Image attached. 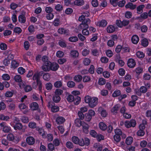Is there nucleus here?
Returning a JSON list of instances; mask_svg holds the SVG:
<instances>
[{
    "instance_id": "1",
    "label": "nucleus",
    "mask_w": 151,
    "mask_h": 151,
    "mask_svg": "<svg viewBox=\"0 0 151 151\" xmlns=\"http://www.w3.org/2000/svg\"><path fill=\"white\" fill-rule=\"evenodd\" d=\"M98 99L96 97H91L89 96H87L85 98V101L88 103L89 106L91 108L96 106L98 103Z\"/></svg>"
},
{
    "instance_id": "2",
    "label": "nucleus",
    "mask_w": 151,
    "mask_h": 151,
    "mask_svg": "<svg viewBox=\"0 0 151 151\" xmlns=\"http://www.w3.org/2000/svg\"><path fill=\"white\" fill-rule=\"evenodd\" d=\"M147 121L146 119L142 120V123L139 126V129L137 132V135L138 136H143L144 135L145 133L144 130L145 128V125L147 124Z\"/></svg>"
},
{
    "instance_id": "3",
    "label": "nucleus",
    "mask_w": 151,
    "mask_h": 151,
    "mask_svg": "<svg viewBox=\"0 0 151 151\" xmlns=\"http://www.w3.org/2000/svg\"><path fill=\"white\" fill-rule=\"evenodd\" d=\"M40 77L37 73H35L32 77L33 80L36 81L37 85L39 87V90L40 91H41L42 89V83L40 80Z\"/></svg>"
},
{
    "instance_id": "4",
    "label": "nucleus",
    "mask_w": 151,
    "mask_h": 151,
    "mask_svg": "<svg viewBox=\"0 0 151 151\" xmlns=\"http://www.w3.org/2000/svg\"><path fill=\"white\" fill-rule=\"evenodd\" d=\"M114 143L119 147H121L123 149H124L125 145L123 141L121 142L119 144V142L120 141L121 138L120 136L115 135L114 136Z\"/></svg>"
},
{
    "instance_id": "5",
    "label": "nucleus",
    "mask_w": 151,
    "mask_h": 151,
    "mask_svg": "<svg viewBox=\"0 0 151 151\" xmlns=\"http://www.w3.org/2000/svg\"><path fill=\"white\" fill-rule=\"evenodd\" d=\"M0 126L2 128V131L4 133H9L12 131L11 127L7 125L5 122H3L0 123Z\"/></svg>"
},
{
    "instance_id": "6",
    "label": "nucleus",
    "mask_w": 151,
    "mask_h": 151,
    "mask_svg": "<svg viewBox=\"0 0 151 151\" xmlns=\"http://www.w3.org/2000/svg\"><path fill=\"white\" fill-rule=\"evenodd\" d=\"M95 115V113L93 110H89L88 112L85 115V119L86 121L89 122L91 119L92 116Z\"/></svg>"
},
{
    "instance_id": "7",
    "label": "nucleus",
    "mask_w": 151,
    "mask_h": 151,
    "mask_svg": "<svg viewBox=\"0 0 151 151\" xmlns=\"http://www.w3.org/2000/svg\"><path fill=\"white\" fill-rule=\"evenodd\" d=\"M136 125V121L133 119H132L130 121H126L124 122V125L127 128H129L131 127H134Z\"/></svg>"
},
{
    "instance_id": "8",
    "label": "nucleus",
    "mask_w": 151,
    "mask_h": 151,
    "mask_svg": "<svg viewBox=\"0 0 151 151\" xmlns=\"http://www.w3.org/2000/svg\"><path fill=\"white\" fill-rule=\"evenodd\" d=\"M15 81L19 82V86L20 88H23L24 86V81H22L21 76L19 75H17L14 77Z\"/></svg>"
},
{
    "instance_id": "9",
    "label": "nucleus",
    "mask_w": 151,
    "mask_h": 151,
    "mask_svg": "<svg viewBox=\"0 0 151 151\" xmlns=\"http://www.w3.org/2000/svg\"><path fill=\"white\" fill-rule=\"evenodd\" d=\"M90 143V140L87 137L85 138L84 139H81L79 143V145L81 146H83L84 145L88 146Z\"/></svg>"
},
{
    "instance_id": "10",
    "label": "nucleus",
    "mask_w": 151,
    "mask_h": 151,
    "mask_svg": "<svg viewBox=\"0 0 151 151\" xmlns=\"http://www.w3.org/2000/svg\"><path fill=\"white\" fill-rule=\"evenodd\" d=\"M49 63L50 64V70L55 71L58 69L59 66L57 63H51L50 62Z\"/></svg>"
},
{
    "instance_id": "11",
    "label": "nucleus",
    "mask_w": 151,
    "mask_h": 151,
    "mask_svg": "<svg viewBox=\"0 0 151 151\" xmlns=\"http://www.w3.org/2000/svg\"><path fill=\"white\" fill-rule=\"evenodd\" d=\"M115 135L120 136H121L123 139L126 138V134L123 133L122 130L119 129H116L115 130Z\"/></svg>"
},
{
    "instance_id": "12",
    "label": "nucleus",
    "mask_w": 151,
    "mask_h": 151,
    "mask_svg": "<svg viewBox=\"0 0 151 151\" xmlns=\"http://www.w3.org/2000/svg\"><path fill=\"white\" fill-rule=\"evenodd\" d=\"M26 141L27 143L30 145H33L35 142V139L32 136L27 137L26 139Z\"/></svg>"
},
{
    "instance_id": "13",
    "label": "nucleus",
    "mask_w": 151,
    "mask_h": 151,
    "mask_svg": "<svg viewBox=\"0 0 151 151\" xmlns=\"http://www.w3.org/2000/svg\"><path fill=\"white\" fill-rule=\"evenodd\" d=\"M127 65L130 68H134L136 65L135 60L132 59H129L127 62Z\"/></svg>"
},
{
    "instance_id": "14",
    "label": "nucleus",
    "mask_w": 151,
    "mask_h": 151,
    "mask_svg": "<svg viewBox=\"0 0 151 151\" xmlns=\"http://www.w3.org/2000/svg\"><path fill=\"white\" fill-rule=\"evenodd\" d=\"M42 69L44 71L48 72L50 71V64H44L42 66Z\"/></svg>"
},
{
    "instance_id": "15",
    "label": "nucleus",
    "mask_w": 151,
    "mask_h": 151,
    "mask_svg": "<svg viewBox=\"0 0 151 151\" xmlns=\"http://www.w3.org/2000/svg\"><path fill=\"white\" fill-rule=\"evenodd\" d=\"M65 121V118L62 116H58L57 117L56 119V121L59 124H62Z\"/></svg>"
},
{
    "instance_id": "16",
    "label": "nucleus",
    "mask_w": 151,
    "mask_h": 151,
    "mask_svg": "<svg viewBox=\"0 0 151 151\" xmlns=\"http://www.w3.org/2000/svg\"><path fill=\"white\" fill-rule=\"evenodd\" d=\"M70 55L74 58H76L78 56L79 53L77 50H72L70 51Z\"/></svg>"
},
{
    "instance_id": "17",
    "label": "nucleus",
    "mask_w": 151,
    "mask_h": 151,
    "mask_svg": "<svg viewBox=\"0 0 151 151\" xmlns=\"http://www.w3.org/2000/svg\"><path fill=\"white\" fill-rule=\"evenodd\" d=\"M91 54L95 56H98L99 55L100 52L99 50L96 49H93L91 50Z\"/></svg>"
},
{
    "instance_id": "18",
    "label": "nucleus",
    "mask_w": 151,
    "mask_h": 151,
    "mask_svg": "<svg viewBox=\"0 0 151 151\" xmlns=\"http://www.w3.org/2000/svg\"><path fill=\"white\" fill-rule=\"evenodd\" d=\"M91 22L90 19L89 18L85 19L82 22L85 25V28H88L89 27L88 24Z\"/></svg>"
},
{
    "instance_id": "19",
    "label": "nucleus",
    "mask_w": 151,
    "mask_h": 151,
    "mask_svg": "<svg viewBox=\"0 0 151 151\" xmlns=\"http://www.w3.org/2000/svg\"><path fill=\"white\" fill-rule=\"evenodd\" d=\"M14 129L15 130H21L22 129L23 127V126L22 124L20 123H16L13 126Z\"/></svg>"
},
{
    "instance_id": "20",
    "label": "nucleus",
    "mask_w": 151,
    "mask_h": 151,
    "mask_svg": "<svg viewBox=\"0 0 151 151\" xmlns=\"http://www.w3.org/2000/svg\"><path fill=\"white\" fill-rule=\"evenodd\" d=\"M132 42L134 44H137L139 41V38L136 35H134L132 36L131 39Z\"/></svg>"
},
{
    "instance_id": "21",
    "label": "nucleus",
    "mask_w": 151,
    "mask_h": 151,
    "mask_svg": "<svg viewBox=\"0 0 151 151\" xmlns=\"http://www.w3.org/2000/svg\"><path fill=\"white\" fill-rule=\"evenodd\" d=\"M120 106L119 105L116 104L111 109V111L114 114L117 113V111L120 108Z\"/></svg>"
},
{
    "instance_id": "22",
    "label": "nucleus",
    "mask_w": 151,
    "mask_h": 151,
    "mask_svg": "<svg viewBox=\"0 0 151 151\" xmlns=\"http://www.w3.org/2000/svg\"><path fill=\"white\" fill-rule=\"evenodd\" d=\"M39 107L38 104L36 102H33L31 104L30 107L33 111L37 110Z\"/></svg>"
},
{
    "instance_id": "23",
    "label": "nucleus",
    "mask_w": 151,
    "mask_h": 151,
    "mask_svg": "<svg viewBox=\"0 0 151 151\" xmlns=\"http://www.w3.org/2000/svg\"><path fill=\"white\" fill-rule=\"evenodd\" d=\"M9 117L7 116H5L3 114H0V120L6 121H8L10 119Z\"/></svg>"
},
{
    "instance_id": "24",
    "label": "nucleus",
    "mask_w": 151,
    "mask_h": 151,
    "mask_svg": "<svg viewBox=\"0 0 151 151\" xmlns=\"http://www.w3.org/2000/svg\"><path fill=\"white\" fill-rule=\"evenodd\" d=\"M84 0H76L74 2L75 5L78 6H82L84 4Z\"/></svg>"
},
{
    "instance_id": "25",
    "label": "nucleus",
    "mask_w": 151,
    "mask_h": 151,
    "mask_svg": "<svg viewBox=\"0 0 151 151\" xmlns=\"http://www.w3.org/2000/svg\"><path fill=\"white\" fill-rule=\"evenodd\" d=\"M72 140L74 143L76 144H78L79 145V143L81 141V139H79L78 137L74 136L72 137Z\"/></svg>"
},
{
    "instance_id": "26",
    "label": "nucleus",
    "mask_w": 151,
    "mask_h": 151,
    "mask_svg": "<svg viewBox=\"0 0 151 151\" xmlns=\"http://www.w3.org/2000/svg\"><path fill=\"white\" fill-rule=\"evenodd\" d=\"M115 30V28L113 26L110 25L107 28V32L109 33H112Z\"/></svg>"
},
{
    "instance_id": "27",
    "label": "nucleus",
    "mask_w": 151,
    "mask_h": 151,
    "mask_svg": "<svg viewBox=\"0 0 151 151\" xmlns=\"http://www.w3.org/2000/svg\"><path fill=\"white\" fill-rule=\"evenodd\" d=\"M19 21L22 23H24L26 21V18L23 14L20 15L18 17Z\"/></svg>"
},
{
    "instance_id": "28",
    "label": "nucleus",
    "mask_w": 151,
    "mask_h": 151,
    "mask_svg": "<svg viewBox=\"0 0 151 151\" xmlns=\"http://www.w3.org/2000/svg\"><path fill=\"white\" fill-rule=\"evenodd\" d=\"M107 24L106 21L105 20H102L100 22H99L97 24L99 26L104 27H105L107 25Z\"/></svg>"
},
{
    "instance_id": "29",
    "label": "nucleus",
    "mask_w": 151,
    "mask_h": 151,
    "mask_svg": "<svg viewBox=\"0 0 151 151\" xmlns=\"http://www.w3.org/2000/svg\"><path fill=\"white\" fill-rule=\"evenodd\" d=\"M100 128L103 130H105L107 128L106 125L103 122H100L99 124Z\"/></svg>"
},
{
    "instance_id": "30",
    "label": "nucleus",
    "mask_w": 151,
    "mask_h": 151,
    "mask_svg": "<svg viewBox=\"0 0 151 151\" xmlns=\"http://www.w3.org/2000/svg\"><path fill=\"white\" fill-rule=\"evenodd\" d=\"M61 99L60 97L59 96L56 95H55L53 96L52 100L55 103H58L60 101Z\"/></svg>"
},
{
    "instance_id": "31",
    "label": "nucleus",
    "mask_w": 151,
    "mask_h": 151,
    "mask_svg": "<svg viewBox=\"0 0 151 151\" xmlns=\"http://www.w3.org/2000/svg\"><path fill=\"white\" fill-rule=\"evenodd\" d=\"M136 5H134L133 4L129 2L126 5L125 7L127 8H130L131 9H134L136 8Z\"/></svg>"
},
{
    "instance_id": "32",
    "label": "nucleus",
    "mask_w": 151,
    "mask_h": 151,
    "mask_svg": "<svg viewBox=\"0 0 151 151\" xmlns=\"http://www.w3.org/2000/svg\"><path fill=\"white\" fill-rule=\"evenodd\" d=\"M82 122L79 119H76L75 121V124L77 127H80L83 124Z\"/></svg>"
},
{
    "instance_id": "33",
    "label": "nucleus",
    "mask_w": 151,
    "mask_h": 151,
    "mask_svg": "<svg viewBox=\"0 0 151 151\" xmlns=\"http://www.w3.org/2000/svg\"><path fill=\"white\" fill-rule=\"evenodd\" d=\"M144 5H141L138 6L137 8V13L139 14H140L143 12V9L144 7Z\"/></svg>"
},
{
    "instance_id": "34",
    "label": "nucleus",
    "mask_w": 151,
    "mask_h": 151,
    "mask_svg": "<svg viewBox=\"0 0 151 151\" xmlns=\"http://www.w3.org/2000/svg\"><path fill=\"white\" fill-rule=\"evenodd\" d=\"M58 32L60 34H65L68 32V31L65 29L60 28L58 30Z\"/></svg>"
},
{
    "instance_id": "35",
    "label": "nucleus",
    "mask_w": 151,
    "mask_h": 151,
    "mask_svg": "<svg viewBox=\"0 0 151 151\" xmlns=\"http://www.w3.org/2000/svg\"><path fill=\"white\" fill-rule=\"evenodd\" d=\"M82 79V77L80 75H78L74 76V80L75 81L77 82L81 81Z\"/></svg>"
},
{
    "instance_id": "36",
    "label": "nucleus",
    "mask_w": 151,
    "mask_h": 151,
    "mask_svg": "<svg viewBox=\"0 0 151 151\" xmlns=\"http://www.w3.org/2000/svg\"><path fill=\"white\" fill-rule=\"evenodd\" d=\"M19 64L16 61L13 60L11 63V67L14 69L17 68L19 65Z\"/></svg>"
},
{
    "instance_id": "37",
    "label": "nucleus",
    "mask_w": 151,
    "mask_h": 151,
    "mask_svg": "<svg viewBox=\"0 0 151 151\" xmlns=\"http://www.w3.org/2000/svg\"><path fill=\"white\" fill-rule=\"evenodd\" d=\"M75 104H78L81 101V98L78 96L75 95V99L73 101Z\"/></svg>"
},
{
    "instance_id": "38",
    "label": "nucleus",
    "mask_w": 151,
    "mask_h": 151,
    "mask_svg": "<svg viewBox=\"0 0 151 151\" xmlns=\"http://www.w3.org/2000/svg\"><path fill=\"white\" fill-rule=\"evenodd\" d=\"M133 141V138L131 137H127L126 140V143L128 145H131Z\"/></svg>"
},
{
    "instance_id": "39",
    "label": "nucleus",
    "mask_w": 151,
    "mask_h": 151,
    "mask_svg": "<svg viewBox=\"0 0 151 151\" xmlns=\"http://www.w3.org/2000/svg\"><path fill=\"white\" fill-rule=\"evenodd\" d=\"M62 86V82L61 81H57L54 83V86L57 88L61 87Z\"/></svg>"
},
{
    "instance_id": "40",
    "label": "nucleus",
    "mask_w": 151,
    "mask_h": 151,
    "mask_svg": "<svg viewBox=\"0 0 151 151\" xmlns=\"http://www.w3.org/2000/svg\"><path fill=\"white\" fill-rule=\"evenodd\" d=\"M28 127L31 129H35L37 127V124L35 122H30L29 123Z\"/></svg>"
},
{
    "instance_id": "41",
    "label": "nucleus",
    "mask_w": 151,
    "mask_h": 151,
    "mask_svg": "<svg viewBox=\"0 0 151 151\" xmlns=\"http://www.w3.org/2000/svg\"><path fill=\"white\" fill-rule=\"evenodd\" d=\"M7 138L9 141H12L14 139V136L12 134L10 133L7 135Z\"/></svg>"
},
{
    "instance_id": "42",
    "label": "nucleus",
    "mask_w": 151,
    "mask_h": 151,
    "mask_svg": "<svg viewBox=\"0 0 151 151\" xmlns=\"http://www.w3.org/2000/svg\"><path fill=\"white\" fill-rule=\"evenodd\" d=\"M148 42L147 39L144 38L141 41L142 45L144 47H147L148 45Z\"/></svg>"
},
{
    "instance_id": "43",
    "label": "nucleus",
    "mask_w": 151,
    "mask_h": 151,
    "mask_svg": "<svg viewBox=\"0 0 151 151\" xmlns=\"http://www.w3.org/2000/svg\"><path fill=\"white\" fill-rule=\"evenodd\" d=\"M42 59L44 63V64H49V63L51 62L48 60V57L46 55L43 56Z\"/></svg>"
},
{
    "instance_id": "44",
    "label": "nucleus",
    "mask_w": 151,
    "mask_h": 151,
    "mask_svg": "<svg viewBox=\"0 0 151 151\" xmlns=\"http://www.w3.org/2000/svg\"><path fill=\"white\" fill-rule=\"evenodd\" d=\"M75 95L73 96L71 95H69L67 98V101L69 102L73 101L75 99Z\"/></svg>"
},
{
    "instance_id": "45",
    "label": "nucleus",
    "mask_w": 151,
    "mask_h": 151,
    "mask_svg": "<svg viewBox=\"0 0 151 151\" xmlns=\"http://www.w3.org/2000/svg\"><path fill=\"white\" fill-rule=\"evenodd\" d=\"M20 119L21 121L24 123H27L29 121V118L25 116H22Z\"/></svg>"
},
{
    "instance_id": "46",
    "label": "nucleus",
    "mask_w": 151,
    "mask_h": 151,
    "mask_svg": "<svg viewBox=\"0 0 151 151\" xmlns=\"http://www.w3.org/2000/svg\"><path fill=\"white\" fill-rule=\"evenodd\" d=\"M50 76L48 73H45L43 75V78L45 81H48L50 79Z\"/></svg>"
},
{
    "instance_id": "47",
    "label": "nucleus",
    "mask_w": 151,
    "mask_h": 151,
    "mask_svg": "<svg viewBox=\"0 0 151 151\" xmlns=\"http://www.w3.org/2000/svg\"><path fill=\"white\" fill-rule=\"evenodd\" d=\"M15 107V105L14 103L11 102L10 103L8 106L9 109L10 110H14Z\"/></svg>"
},
{
    "instance_id": "48",
    "label": "nucleus",
    "mask_w": 151,
    "mask_h": 151,
    "mask_svg": "<svg viewBox=\"0 0 151 151\" xmlns=\"http://www.w3.org/2000/svg\"><path fill=\"white\" fill-rule=\"evenodd\" d=\"M63 93V91L62 90L60 89H57L55 91V95L60 96V95H61Z\"/></svg>"
},
{
    "instance_id": "49",
    "label": "nucleus",
    "mask_w": 151,
    "mask_h": 151,
    "mask_svg": "<svg viewBox=\"0 0 151 151\" xmlns=\"http://www.w3.org/2000/svg\"><path fill=\"white\" fill-rule=\"evenodd\" d=\"M47 147L48 149L51 151H53L55 150L54 145L51 143L48 144Z\"/></svg>"
},
{
    "instance_id": "50",
    "label": "nucleus",
    "mask_w": 151,
    "mask_h": 151,
    "mask_svg": "<svg viewBox=\"0 0 151 151\" xmlns=\"http://www.w3.org/2000/svg\"><path fill=\"white\" fill-rule=\"evenodd\" d=\"M90 52V50L87 49H84L82 52V54L83 56H86L88 55Z\"/></svg>"
},
{
    "instance_id": "51",
    "label": "nucleus",
    "mask_w": 151,
    "mask_h": 151,
    "mask_svg": "<svg viewBox=\"0 0 151 151\" xmlns=\"http://www.w3.org/2000/svg\"><path fill=\"white\" fill-rule=\"evenodd\" d=\"M36 130L38 131V133L40 135H42L43 137L44 134V131L42 128L37 127L36 128Z\"/></svg>"
},
{
    "instance_id": "52",
    "label": "nucleus",
    "mask_w": 151,
    "mask_h": 151,
    "mask_svg": "<svg viewBox=\"0 0 151 151\" xmlns=\"http://www.w3.org/2000/svg\"><path fill=\"white\" fill-rule=\"evenodd\" d=\"M148 17V13L146 12H145L142 13L140 15L141 18L144 19H147Z\"/></svg>"
},
{
    "instance_id": "53",
    "label": "nucleus",
    "mask_w": 151,
    "mask_h": 151,
    "mask_svg": "<svg viewBox=\"0 0 151 151\" xmlns=\"http://www.w3.org/2000/svg\"><path fill=\"white\" fill-rule=\"evenodd\" d=\"M137 56L139 58H143L145 56V55L142 52L138 51L136 53Z\"/></svg>"
},
{
    "instance_id": "54",
    "label": "nucleus",
    "mask_w": 151,
    "mask_h": 151,
    "mask_svg": "<svg viewBox=\"0 0 151 151\" xmlns=\"http://www.w3.org/2000/svg\"><path fill=\"white\" fill-rule=\"evenodd\" d=\"M2 77L3 79L5 81H8L10 79V76L7 74H3Z\"/></svg>"
},
{
    "instance_id": "55",
    "label": "nucleus",
    "mask_w": 151,
    "mask_h": 151,
    "mask_svg": "<svg viewBox=\"0 0 151 151\" xmlns=\"http://www.w3.org/2000/svg\"><path fill=\"white\" fill-rule=\"evenodd\" d=\"M99 84L101 85H103L106 83L105 80L103 78H100L99 80Z\"/></svg>"
},
{
    "instance_id": "56",
    "label": "nucleus",
    "mask_w": 151,
    "mask_h": 151,
    "mask_svg": "<svg viewBox=\"0 0 151 151\" xmlns=\"http://www.w3.org/2000/svg\"><path fill=\"white\" fill-rule=\"evenodd\" d=\"M91 62L90 60L87 58L84 59L83 61V63L85 65H89Z\"/></svg>"
},
{
    "instance_id": "57",
    "label": "nucleus",
    "mask_w": 151,
    "mask_h": 151,
    "mask_svg": "<svg viewBox=\"0 0 151 151\" xmlns=\"http://www.w3.org/2000/svg\"><path fill=\"white\" fill-rule=\"evenodd\" d=\"M69 40L71 42H75L77 41L78 40V39L77 37L73 36L69 37Z\"/></svg>"
},
{
    "instance_id": "58",
    "label": "nucleus",
    "mask_w": 151,
    "mask_h": 151,
    "mask_svg": "<svg viewBox=\"0 0 151 151\" xmlns=\"http://www.w3.org/2000/svg\"><path fill=\"white\" fill-rule=\"evenodd\" d=\"M46 89L48 90H51L52 88V85L50 83H48L45 84Z\"/></svg>"
},
{
    "instance_id": "59",
    "label": "nucleus",
    "mask_w": 151,
    "mask_h": 151,
    "mask_svg": "<svg viewBox=\"0 0 151 151\" xmlns=\"http://www.w3.org/2000/svg\"><path fill=\"white\" fill-rule=\"evenodd\" d=\"M53 142V144L55 146H58L60 145V141L58 139H55Z\"/></svg>"
},
{
    "instance_id": "60",
    "label": "nucleus",
    "mask_w": 151,
    "mask_h": 151,
    "mask_svg": "<svg viewBox=\"0 0 151 151\" xmlns=\"http://www.w3.org/2000/svg\"><path fill=\"white\" fill-rule=\"evenodd\" d=\"M121 94V91H120L117 90L114 92L112 94L113 96L114 97H116L118 96Z\"/></svg>"
},
{
    "instance_id": "61",
    "label": "nucleus",
    "mask_w": 151,
    "mask_h": 151,
    "mask_svg": "<svg viewBox=\"0 0 151 151\" xmlns=\"http://www.w3.org/2000/svg\"><path fill=\"white\" fill-rule=\"evenodd\" d=\"M6 107V105L3 102H0V111L4 110Z\"/></svg>"
},
{
    "instance_id": "62",
    "label": "nucleus",
    "mask_w": 151,
    "mask_h": 151,
    "mask_svg": "<svg viewBox=\"0 0 151 151\" xmlns=\"http://www.w3.org/2000/svg\"><path fill=\"white\" fill-rule=\"evenodd\" d=\"M67 86L69 88H72L75 86V83L73 81H70L67 83Z\"/></svg>"
},
{
    "instance_id": "63",
    "label": "nucleus",
    "mask_w": 151,
    "mask_h": 151,
    "mask_svg": "<svg viewBox=\"0 0 151 151\" xmlns=\"http://www.w3.org/2000/svg\"><path fill=\"white\" fill-rule=\"evenodd\" d=\"M59 107L57 106H52L51 109L52 111L53 112H57L59 111Z\"/></svg>"
},
{
    "instance_id": "64",
    "label": "nucleus",
    "mask_w": 151,
    "mask_h": 151,
    "mask_svg": "<svg viewBox=\"0 0 151 151\" xmlns=\"http://www.w3.org/2000/svg\"><path fill=\"white\" fill-rule=\"evenodd\" d=\"M139 90L141 93H145L147 91V88L145 86H142Z\"/></svg>"
}]
</instances>
